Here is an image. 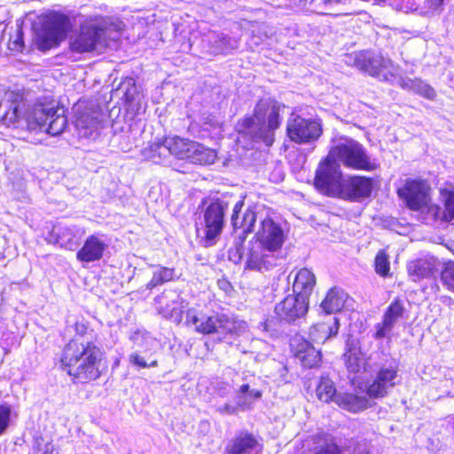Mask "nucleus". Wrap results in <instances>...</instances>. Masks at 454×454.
<instances>
[{
    "instance_id": "a878e982",
    "label": "nucleus",
    "mask_w": 454,
    "mask_h": 454,
    "mask_svg": "<svg viewBox=\"0 0 454 454\" xmlns=\"http://www.w3.org/2000/svg\"><path fill=\"white\" fill-rule=\"evenodd\" d=\"M442 198L444 209H442L437 205L432 204V206L428 207V215L434 220L450 222L454 219V188L452 190L442 191Z\"/></svg>"
},
{
    "instance_id": "b1692460",
    "label": "nucleus",
    "mask_w": 454,
    "mask_h": 454,
    "mask_svg": "<svg viewBox=\"0 0 454 454\" xmlns=\"http://www.w3.org/2000/svg\"><path fill=\"white\" fill-rule=\"evenodd\" d=\"M243 207L244 201L241 200L235 203L231 220L234 229H243V233L246 234L254 231V225L256 221V214L253 209L247 208L242 215V217H240L239 214Z\"/></svg>"
},
{
    "instance_id": "f257e3e1",
    "label": "nucleus",
    "mask_w": 454,
    "mask_h": 454,
    "mask_svg": "<svg viewBox=\"0 0 454 454\" xmlns=\"http://www.w3.org/2000/svg\"><path fill=\"white\" fill-rule=\"evenodd\" d=\"M0 124L28 131L45 130L51 136H59L67 126L66 109L52 103L29 104L19 92L5 93L0 101Z\"/></svg>"
},
{
    "instance_id": "72a5a7b5",
    "label": "nucleus",
    "mask_w": 454,
    "mask_h": 454,
    "mask_svg": "<svg viewBox=\"0 0 454 454\" xmlns=\"http://www.w3.org/2000/svg\"><path fill=\"white\" fill-rule=\"evenodd\" d=\"M213 51L216 54L227 53L239 47V42L237 38H231L222 33H213L209 35Z\"/></svg>"
},
{
    "instance_id": "de8ad7c7",
    "label": "nucleus",
    "mask_w": 454,
    "mask_h": 454,
    "mask_svg": "<svg viewBox=\"0 0 454 454\" xmlns=\"http://www.w3.org/2000/svg\"><path fill=\"white\" fill-rule=\"evenodd\" d=\"M9 48L12 51H21L23 48V34L20 29H17L15 38L10 40Z\"/></svg>"
},
{
    "instance_id": "cd10ccee",
    "label": "nucleus",
    "mask_w": 454,
    "mask_h": 454,
    "mask_svg": "<svg viewBox=\"0 0 454 454\" xmlns=\"http://www.w3.org/2000/svg\"><path fill=\"white\" fill-rule=\"evenodd\" d=\"M192 143L193 141L192 140L176 136L166 137L165 147L167 149V156L172 154L179 160H188Z\"/></svg>"
},
{
    "instance_id": "bb28decb",
    "label": "nucleus",
    "mask_w": 454,
    "mask_h": 454,
    "mask_svg": "<svg viewBox=\"0 0 454 454\" xmlns=\"http://www.w3.org/2000/svg\"><path fill=\"white\" fill-rule=\"evenodd\" d=\"M333 402L340 408L355 413L366 409L369 405L366 396L351 393H339Z\"/></svg>"
},
{
    "instance_id": "4c0bfd02",
    "label": "nucleus",
    "mask_w": 454,
    "mask_h": 454,
    "mask_svg": "<svg viewBox=\"0 0 454 454\" xmlns=\"http://www.w3.org/2000/svg\"><path fill=\"white\" fill-rule=\"evenodd\" d=\"M336 393V388L332 380L327 377H322L317 387V395L318 399L325 403L333 402Z\"/></svg>"
},
{
    "instance_id": "e433bc0d",
    "label": "nucleus",
    "mask_w": 454,
    "mask_h": 454,
    "mask_svg": "<svg viewBox=\"0 0 454 454\" xmlns=\"http://www.w3.org/2000/svg\"><path fill=\"white\" fill-rule=\"evenodd\" d=\"M346 366L351 372H358L364 367V355L356 348H349L344 355Z\"/></svg>"
},
{
    "instance_id": "f8f14e48",
    "label": "nucleus",
    "mask_w": 454,
    "mask_h": 454,
    "mask_svg": "<svg viewBox=\"0 0 454 454\" xmlns=\"http://www.w3.org/2000/svg\"><path fill=\"white\" fill-rule=\"evenodd\" d=\"M228 207V202L216 200L211 202L204 211V224L202 231L207 246L215 244V239L222 233L224 224V213Z\"/></svg>"
},
{
    "instance_id": "052dcab7",
    "label": "nucleus",
    "mask_w": 454,
    "mask_h": 454,
    "mask_svg": "<svg viewBox=\"0 0 454 454\" xmlns=\"http://www.w3.org/2000/svg\"><path fill=\"white\" fill-rule=\"evenodd\" d=\"M239 239H240V242L243 243L244 239L239 238Z\"/></svg>"
},
{
    "instance_id": "3c124183",
    "label": "nucleus",
    "mask_w": 454,
    "mask_h": 454,
    "mask_svg": "<svg viewBox=\"0 0 454 454\" xmlns=\"http://www.w3.org/2000/svg\"><path fill=\"white\" fill-rule=\"evenodd\" d=\"M62 235L63 237L60 238L62 246L65 247L67 249L74 250V248L77 247V242L73 240L72 238L67 239V240L66 241L64 239L65 232H63Z\"/></svg>"
},
{
    "instance_id": "473e14b6",
    "label": "nucleus",
    "mask_w": 454,
    "mask_h": 454,
    "mask_svg": "<svg viewBox=\"0 0 454 454\" xmlns=\"http://www.w3.org/2000/svg\"><path fill=\"white\" fill-rule=\"evenodd\" d=\"M216 159L215 150L193 141L188 160L192 163L200 165L213 164Z\"/></svg>"
},
{
    "instance_id": "39448f33",
    "label": "nucleus",
    "mask_w": 454,
    "mask_h": 454,
    "mask_svg": "<svg viewBox=\"0 0 454 454\" xmlns=\"http://www.w3.org/2000/svg\"><path fill=\"white\" fill-rule=\"evenodd\" d=\"M328 160L339 161L351 169L374 170L376 168V165L371 162L363 145L348 137H340L332 140Z\"/></svg>"
},
{
    "instance_id": "1a4fd4ad",
    "label": "nucleus",
    "mask_w": 454,
    "mask_h": 454,
    "mask_svg": "<svg viewBox=\"0 0 454 454\" xmlns=\"http://www.w3.org/2000/svg\"><path fill=\"white\" fill-rule=\"evenodd\" d=\"M342 179L339 164L334 160H328L327 155L317 169L314 184L321 192L337 197Z\"/></svg>"
},
{
    "instance_id": "864d4df0",
    "label": "nucleus",
    "mask_w": 454,
    "mask_h": 454,
    "mask_svg": "<svg viewBox=\"0 0 454 454\" xmlns=\"http://www.w3.org/2000/svg\"><path fill=\"white\" fill-rule=\"evenodd\" d=\"M444 0H427V5L428 8L434 11H439L443 4Z\"/></svg>"
},
{
    "instance_id": "603ef678",
    "label": "nucleus",
    "mask_w": 454,
    "mask_h": 454,
    "mask_svg": "<svg viewBox=\"0 0 454 454\" xmlns=\"http://www.w3.org/2000/svg\"><path fill=\"white\" fill-rule=\"evenodd\" d=\"M342 0H320L318 4H321V8L325 12L330 9V7L333 4L340 3Z\"/></svg>"
},
{
    "instance_id": "13d9d810",
    "label": "nucleus",
    "mask_w": 454,
    "mask_h": 454,
    "mask_svg": "<svg viewBox=\"0 0 454 454\" xmlns=\"http://www.w3.org/2000/svg\"><path fill=\"white\" fill-rule=\"evenodd\" d=\"M64 231L67 232V235L72 234V230L70 228L65 229Z\"/></svg>"
},
{
    "instance_id": "9d476101",
    "label": "nucleus",
    "mask_w": 454,
    "mask_h": 454,
    "mask_svg": "<svg viewBox=\"0 0 454 454\" xmlns=\"http://www.w3.org/2000/svg\"><path fill=\"white\" fill-rule=\"evenodd\" d=\"M429 190L425 181L407 180L405 184L398 189L397 193L409 208L428 214V207L432 206Z\"/></svg>"
},
{
    "instance_id": "09e8293b",
    "label": "nucleus",
    "mask_w": 454,
    "mask_h": 454,
    "mask_svg": "<svg viewBox=\"0 0 454 454\" xmlns=\"http://www.w3.org/2000/svg\"><path fill=\"white\" fill-rule=\"evenodd\" d=\"M129 86L126 89V91L124 93V97L127 102H132L136 99V96L137 94V88L135 87L134 83H128Z\"/></svg>"
},
{
    "instance_id": "f03ea898",
    "label": "nucleus",
    "mask_w": 454,
    "mask_h": 454,
    "mask_svg": "<svg viewBox=\"0 0 454 454\" xmlns=\"http://www.w3.org/2000/svg\"><path fill=\"white\" fill-rule=\"evenodd\" d=\"M102 358L103 352L93 342L72 340L65 346L60 363L69 375L87 381L99 378Z\"/></svg>"
},
{
    "instance_id": "20e7f679",
    "label": "nucleus",
    "mask_w": 454,
    "mask_h": 454,
    "mask_svg": "<svg viewBox=\"0 0 454 454\" xmlns=\"http://www.w3.org/2000/svg\"><path fill=\"white\" fill-rule=\"evenodd\" d=\"M244 122L254 141L270 146L274 142V132L280 125L279 105L269 98L261 99L254 107L253 117Z\"/></svg>"
},
{
    "instance_id": "dca6fc26",
    "label": "nucleus",
    "mask_w": 454,
    "mask_h": 454,
    "mask_svg": "<svg viewBox=\"0 0 454 454\" xmlns=\"http://www.w3.org/2000/svg\"><path fill=\"white\" fill-rule=\"evenodd\" d=\"M309 301L295 294L286 296L275 306V313L286 322H294L304 317L308 311Z\"/></svg>"
},
{
    "instance_id": "2f4dec72",
    "label": "nucleus",
    "mask_w": 454,
    "mask_h": 454,
    "mask_svg": "<svg viewBox=\"0 0 454 454\" xmlns=\"http://www.w3.org/2000/svg\"><path fill=\"white\" fill-rule=\"evenodd\" d=\"M237 406L241 411L252 409L253 403L262 397V391L252 387L248 383L242 384L236 392Z\"/></svg>"
},
{
    "instance_id": "f3484780",
    "label": "nucleus",
    "mask_w": 454,
    "mask_h": 454,
    "mask_svg": "<svg viewBox=\"0 0 454 454\" xmlns=\"http://www.w3.org/2000/svg\"><path fill=\"white\" fill-rule=\"evenodd\" d=\"M262 445L248 432H241L226 445L224 454H262Z\"/></svg>"
},
{
    "instance_id": "58836bf2",
    "label": "nucleus",
    "mask_w": 454,
    "mask_h": 454,
    "mask_svg": "<svg viewBox=\"0 0 454 454\" xmlns=\"http://www.w3.org/2000/svg\"><path fill=\"white\" fill-rule=\"evenodd\" d=\"M222 327L223 333H231L240 335L247 329V324L244 320L230 318L225 315H222Z\"/></svg>"
},
{
    "instance_id": "412c9836",
    "label": "nucleus",
    "mask_w": 454,
    "mask_h": 454,
    "mask_svg": "<svg viewBox=\"0 0 454 454\" xmlns=\"http://www.w3.org/2000/svg\"><path fill=\"white\" fill-rule=\"evenodd\" d=\"M100 113L98 110H84L77 112L74 121L75 128L80 137H90L97 133L99 126Z\"/></svg>"
},
{
    "instance_id": "6e6d98bb",
    "label": "nucleus",
    "mask_w": 454,
    "mask_h": 454,
    "mask_svg": "<svg viewBox=\"0 0 454 454\" xmlns=\"http://www.w3.org/2000/svg\"><path fill=\"white\" fill-rule=\"evenodd\" d=\"M43 454H59V451L54 448L53 445H46L45 451Z\"/></svg>"
},
{
    "instance_id": "49530a36",
    "label": "nucleus",
    "mask_w": 454,
    "mask_h": 454,
    "mask_svg": "<svg viewBox=\"0 0 454 454\" xmlns=\"http://www.w3.org/2000/svg\"><path fill=\"white\" fill-rule=\"evenodd\" d=\"M11 408L8 405L0 404V435L7 429L10 424Z\"/></svg>"
},
{
    "instance_id": "4468645a",
    "label": "nucleus",
    "mask_w": 454,
    "mask_h": 454,
    "mask_svg": "<svg viewBox=\"0 0 454 454\" xmlns=\"http://www.w3.org/2000/svg\"><path fill=\"white\" fill-rule=\"evenodd\" d=\"M373 188V180L363 176H348L342 179L337 197L351 201L368 198Z\"/></svg>"
},
{
    "instance_id": "5fc2aeb1",
    "label": "nucleus",
    "mask_w": 454,
    "mask_h": 454,
    "mask_svg": "<svg viewBox=\"0 0 454 454\" xmlns=\"http://www.w3.org/2000/svg\"><path fill=\"white\" fill-rule=\"evenodd\" d=\"M399 84L403 89L411 90L414 84V79L402 78L399 81Z\"/></svg>"
},
{
    "instance_id": "ddd939ff",
    "label": "nucleus",
    "mask_w": 454,
    "mask_h": 454,
    "mask_svg": "<svg viewBox=\"0 0 454 454\" xmlns=\"http://www.w3.org/2000/svg\"><path fill=\"white\" fill-rule=\"evenodd\" d=\"M400 382L396 365L382 366L376 372L374 380L366 387L365 392L370 398L386 396Z\"/></svg>"
},
{
    "instance_id": "0eeeda50",
    "label": "nucleus",
    "mask_w": 454,
    "mask_h": 454,
    "mask_svg": "<svg viewBox=\"0 0 454 454\" xmlns=\"http://www.w3.org/2000/svg\"><path fill=\"white\" fill-rule=\"evenodd\" d=\"M68 18L61 13L51 12L40 17L41 27L36 32V43L46 51L59 43L66 35Z\"/></svg>"
},
{
    "instance_id": "6ab92c4d",
    "label": "nucleus",
    "mask_w": 454,
    "mask_h": 454,
    "mask_svg": "<svg viewBox=\"0 0 454 454\" xmlns=\"http://www.w3.org/2000/svg\"><path fill=\"white\" fill-rule=\"evenodd\" d=\"M107 247L106 243L96 235L89 236L82 248L77 252V260L82 262H92L103 257Z\"/></svg>"
},
{
    "instance_id": "c756f323",
    "label": "nucleus",
    "mask_w": 454,
    "mask_h": 454,
    "mask_svg": "<svg viewBox=\"0 0 454 454\" xmlns=\"http://www.w3.org/2000/svg\"><path fill=\"white\" fill-rule=\"evenodd\" d=\"M159 312L165 317H172L181 311L179 294L175 291L164 292L158 297Z\"/></svg>"
},
{
    "instance_id": "c03bdc74",
    "label": "nucleus",
    "mask_w": 454,
    "mask_h": 454,
    "mask_svg": "<svg viewBox=\"0 0 454 454\" xmlns=\"http://www.w3.org/2000/svg\"><path fill=\"white\" fill-rule=\"evenodd\" d=\"M293 5L300 10L308 11L318 14H329L325 12L318 3H314V0H289Z\"/></svg>"
},
{
    "instance_id": "a18cd8bd",
    "label": "nucleus",
    "mask_w": 454,
    "mask_h": 454,
    "mask_svg": "<svg viewBox=\"0 0 454 454\" xmlns=\"http://www.w3.org/2000/svg\"><path fill=\"white\" fill-rule=\"evenodd\" d=\"M129 363L138 368L156 367L158 365L157 360H150L149 357L145 358L137 352H134L129 356Z\"/></svg>"
},
{
    "instance_id": "ea45409f",
    "label": "nucleus",
    "mask_w": 454,
    "mask_h": 454,
    "mask_svg": "<svg viewBox=\"0 0 454 454\" xmlns=\"http://www.w3.org/2000/svg\"><path fill=\"white\" fill-rule=\"evenodd\" d=\"M143 156L154 162H160L167 157L165 138L162 141L154 142L142 151Z\"/></svg>"
},
{
    "instance_id": "c85d7f7f",
    "label": "nucleus",
    "mask_w": 454,
    "mask_h": 454,
    "mask_svg": "<svg viewBox=\"0 0 454 454\" xmlns=\"http://www.w3.org/2000/svg\"><path fill=\"white\" fill-rule=\"evenodd\" d=\"M348 294L340 288L333 287L322 301L320 307L326 314L340 311L345 304Z\"/></svg>"
},
{
    "instance_id": "c9c22d12",
    "label": "nucleus",
    "mask_w": 454,
    "mask_h": 454,
    "mask_svg": "<svg viewBox=\"0 0 454 454\" xmlns=\"http://www.w3.org/2000/svg\"><path fill=\"white\" fill-rule=\"evenodd\" d=\"M175 270L162 266H156L151 280L147 283L146 288L152 290L158 286L163 285L174 278Z\"/></svg>"
},
{
    "instance_id": "5701e85b",
    "label": "nucleus",
    "mask_w": 454,
    "mask_h": 454,
    "mask_svg": "<svg viewBox=\"0 0 454 454\" xmlns=\"http://www.w3.org/2000/svg\"><path fill=\"white\" fill-rule=\"evenodd\" d=\"M340 328L339 319L335 317L315 324L309 330L310 339L317 343H325L328 339L335 336Z\"/></svg>"
},
{
    "instance_id": "37998d69",
    "label": "nucleus",
    "mask_w": 454,
    "mask_h": 454,
    "mask_svg": "<svg viewBox=\"0 0 454 454\" xmlns=\"http://www.w3.org/2000/svg\"><path fill=\"white\" fill-rule=\"evenodd\" d=\"M411 91L430 100H434L436 97V92L434 88L420 79H414Z\"/></svg>"
},
{
    "instance_id": "2eb2a0df",
    "label": "nucleus",
    "mask_w": 454,
    "mask_h": 454,
    "mask_svg": "<svg viewBox=\"0 0 454 454\" xmlns=\"http://www.w3.org/2000/svg\"><path fill=\"white\" fill-rule=\"evenodd\" d=\"M255 238L254 242H260L269 250L278 253L281 249L286 237L282 227L271 218L266 217L261 221Z\"/></svg>"
},
{
    "instance_id": "7ed1b4c3",
    "label": "nucleus",
    "mask_w": 454,
    "mask_h": 454,
    "mask_svg": "<svg viewBox=\"0 0 454 454\" xmlns=\"http://www.w3.org/2000/svg\"><path fill=\"white\" fill-rule=\"evenodd\" d=\"M120 24H115L103 17H95L81 24L76 34L71 36L70 50L76 53L90 52L98 48L106 46V38L112 31L120 30Z\"/></svg>"
},
{
    "instance_id": "423d86ee",
    "label": "nucleus",
    "mask_w": 454,
    "mask_h": 454,
    "mask_svg": "<svg viewBox=\"0 0 454 454\" xmlns=\"http://www.w3.org/2000/svg\"><path fill=\"white\" fill-rule=\"evenodd\" d=\"M230 258L235 262L244 258L247 269L260 272L274 268L279 259L276 252L269 250L260 242L254 241H249L244 248L236 243V252L234 254H231Z\"/></svg>"
},
{
    "instance_id": "79ce46f5",
    "label": "nucleus",
    "mask_w": 454,
    "mask_h": 454,
    "mask_svg": "<svg viewBox=\"0 0 454 454\" xmlns=\"http://www.w3.org/2000/svg\"><path fill=\"white\" fill-rule=\"evenodd\" d=\"M441 280L449 291L454 293V262L444 263L441 271Z\"/></svg>"
},
{
    "instance_id": "bf43d9fd",
    "label": "nucleus",
    "mask_w": 454,
    "mask_h": 454,
    "mask_svg": "<svg viewBox=\"0 0 454 454\" xmlns=\"http://www.w3.org/2000/svg\"><path fill=\"white\" fill-rule=\"evenodd\" d=\"M263 37L268 38V37H269V35L264 32V33H263Z\"/></svg>"
},
{
    "instance_id": "6e6552de",
    "label": "nucleus",
    "mask_w": 454,
    "mask_h": 454,
    "mask_svg": "<svg viewBox=\"0 0 454 454\" xmlns=\"http://www.w3.org/2000/svg\"><path fill=\"white\" fill-rule=\"evenodd\" d=\"M322 131V125L318 120L293 115L287 121V136L291 141L298 144H309L317 140Z\"/></svg>"
},
{
    "instance_id": "4d7b16f0",
    "label": "nucleus",
    "mask_w": 454,
    "mask_h": 454,
    "mask_svg": "<svg viewBox=\"0 0 454 454\" xmlns=\"http://www.w3.org/2000/svg\"><path fill=\"white\" fill-rule=\"evenodd\" d=\"M353 454H369L365 450H356Z\"/></svg>"
},
{
    "instance_id": "9b49d317",
    "label": "nucleus",
    "mask_w": 454,
    "mask_h": 454,
    "mask_svg": "<svg viewBox=\"0 0 454 454\" xmlns=\"http://www.w3.org/2000/svg\"><path fill=\"white\" fill-rule=\"evenodd\" d=\"M356 64L361 70L382 80H388L389 77L395 76L398 72V67L391 59L371 52L359 53L356 57Z\"/></svg>"
},
{
    "instance_id": "aec40b11",
    "label": "nucleus",
    "mask_w": 454,
    "mask_h": 454,
    "mask_svg": "<svg viewBox=\"0 0 454 454\" xmlns=\"http://www.w3.org/2000/svg\"><path fill=\"white\" fill-rule=\"evenodd\" d=\"M186 320L188 324L194 325L197 332L203 334H210L213 333H221L222 315L219 316H199L193 310L187 312Z\"/></svg>"
},
{
    "instance_id": "393cba45",
    "label": "nucleus",
    "mask_w": 454,
    "mask_h": 454,
    "mask_svg": "<svg viewBox=\"0 0 454 454\" xmlns=\"http://www.w3.org/2000/svg\"><path fill=\"white\" fill-rule=\"evenodd\" d=\"M295 356L303 366L317 367L321 363V352L305 340H295Z\"/></svg>"
},
{
    "instance_id": "7c9ffc66",
    "label": "nucleus",
    "mask_w": 454,
    "mask_h": 454,
    "mask_svg": "<svg viewBox=\"0 0 454 454\" xmlns=\"http://www.w3.org/2000/svg\"><path fill=\"white\" fill-rule=\"evenodd\" d=\"M434 269V262L430 259L419 258L411 261L407 264L409 276L413 281H419L422 278H429Z\"/></svg>"
},
{
    "instance_id": "8fccbe9b",
    "label": "nucleus",
    "mask_w": 454,
    "mask_h": 454,
    "mask_svg": "<svg viewBox=\"0 0 454 454\" xmlns=\"http://www.w3.org/2000/svg\"><path fill=\"white\" fill-rule=\"evenodd\" d=\"M239 409L237 405L232 406L229 403H225L223 406L217 408L218 411L222 414H235Z\"/></svg>"
},
{
    "instance_id": "a211bd4d",
    "label": "nucleus",
    "mask_w": 454,
    "mask_h": 454,
    "mask_svg": "<svg viewBox=\"0 0 454 454\" xmlns=\"http://www.w3.org/2000/svg\"><path fill=\"white\" fill-rule=\"evenodd\" d=\"M404 307L399 299L393 301L386 309L383 315V320L375 325L374 338L383 339L387 338L395 324L403 317Z\"/></svg>"
},
{
    "instance_id": "a19ab883",
    "label": "nucleus",
    "mask_w": 454,
    "mask_h": 454,
    "mask_svg": "<svg viewBox=\"0 0 454 454\" xmlns=\"http://www.w3.org/2000/svg\"><path fill=\"white\" fill-rule=\"evenodd\" d=\"M375 271L381 277L389 275L390 263L389 257L384 250H380L374 260Z\"/></svg>"
},
{
    "instance_id": "f704fd0d",
    "label": "nucleus",
    "mask_w": 454,
    "mask_h": 454,
    "mask_svg": "<svg viewBox=\"0 0 454 454\" xmlns=\"http://www.w3.org/2000/svg\"><path fill=\"white\" fill-rule=\"evenodd\" d=\"M317 445L309 454H340V449L330 434H317Z\"/></svg>"
},
{
    "instance_id": "4be33fe9",
    "label": "nucleus",
    "mask_w": 454,
    "mask_h": 454,
    "mask_svg": "<svg viewBox=\"0 0 454 454\" xmlns=\"http://www.w3.org/2000/svg\"><path fill=\"white\" fill-rule=\"evenodd\" d=\"M315 286L316 277L309 269L303 268L295 273L293 284V291L295 295L309 301Z\"/></svg>"
}]
</instances>
